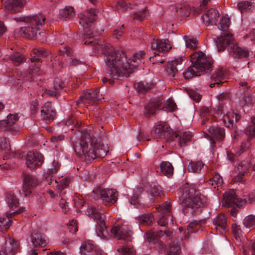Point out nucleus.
<instances>
[{"mask_svg":"<svg viewBox=\"0 0 255 255\" xmlns=\"http://www.w3.org/2000/svg\"><path fill=\"white\" fill-rule=\"evenodd\" d=\"M98 11L96 9H91L79 15V23L83 27L85 33V44H92L96 51H102L105 53V62L106 71L110 76L128 77L134 71L144 59L145 53L140 51L133 54L130 59L127 60L125 53L122 51H115L112 46L106 42L102 43L99 41L95 44L93 39V32L89 30L88 26L96 19Z\"/></svg>","mask_w":255,"mask_h":255,"instance_id":"nucleus-1","label":"nucleus"},{"mask_svg":"<svg viewBox=\"0 0 255 255\" xmlns=\"http://www.w3.org/2000/svg\"><path fill=\"white\" fill-rule=\"evenodd\" d=\"M87 132L85 131L83 134L78 145H73L75 152L79 155H84L88 162H91L98 157H105L109 151L107 145L101 144L96 137L91 136L90 134L87 137Z\"/></svg>","mask_w":255,"mask_h":255,"instance_id":"nucleus-2","label":"nucleus"},{"mask_svg":"<svg viewBox=\"0 0 255 255\" xmlns=\"http://www.w3.org/2000/svg\"><path fill=\"white\" fill-rule=\"evenodd\" d=\"M16 21H23L27 24V26L21 27L19 30L20 35L28 38H40L39 36L41 34L39 31L40 28L44 24L46 19L45 16L42 14H38L27 16L16 17L15 18Z\"/></svg>","mask_w":255,"mask_h":255,"instance_id":"nucleus-3","label":"nucleus"},{"mask_svg":"<svg viewBox=\"0 0 255 255\" xmlns=\"http://www.w3.org/2000/svg\"><path fill=\"white\" fill-rule=\"evenodd\" d=\"M190 57L192 65L183 73L185 79H189L194 76L200 75L201 72L212 69V60L206 57L202 52H195Z\"/></svg>","mask_w":255,"mask_h":255,"instance_id":"nucleus-4","label":"nucleus"},{"mask_svg":"<svg viewBox=\"0 0 255 255\" xmlns=\"http://www.w3.org/2000/svg\"><path fill=\"white\" fill-rule=\"evenodd\" d=\"M216 43L219 51L224 50L228 45V50L230 54L235 58L246 57L249 55L247 49L241 48L233 42V35L230 33H225L224 36L218 37Z\"/></svg>","mask_w":255,"mask_h":255,"instance_id":"nucleus-5","label":"nucleus"},{"mask_svg":"<svg viewBox=\"0 0 255 255\" xmlns=\"http://www.w3.org/2000/svg\"><path fill=\"white\" fill-rule=\"evenodd\" d=\"M180 201L183 208H189L193 211L206 205V198L199 194L192 187L189 188L182 193Z\"/></svg>","mask_w":255,"mask_h":255,"instance_id":"nucleus-6","label":"nucleus"},{"mask_svg":"<svg viewBox=\"0 0 255 255\" xmlns=\"http://www.w3.org/2000/svg\"><path fill=\"white\" fill-rule=\"evenodd\" d=\"M86 213L88 216H91L97 223L98 236L101 239H106L107 238V227L103 216L104 211L102 210L101 207L99 206H98L97 208L91 207L87 210Z\"/></svg>","mask_w":255,"mask_h":255,"instance_id":"nucleus-7","label":"nucleus"},{"mask_svg":"<svg viewBox=\"0 0 255 255\" xmlns=\"http://www.w3.org/2000/svg\"><path fill=\"white\" fill-rule=\"evenodd\" d=\"M151 135L154 138H165L167 140H173L178 134L171 131L166 124H156L153 127L151 132Z\"/></svg>","mask_w":255,"mask_h":255,"instance_id":"nucleus-8","label":"nucleus"},{"mask_svg":"<svg viewBox=\"0 0 255 255\" xmlns=\"http://www.w3.org/2000/svg\"><path fill=\"white\" fill-rule=\"evenodd\" d=\"M48 54V53L43 49L34 48L32 49L31 52L30 58L32 62H36L37 63V66L34 68L32 70H31L28 75H23V78H26V80H35V76H39L41 74V72L40 71L39 68L38 67L39 63L40 62V59L38 57L40 56H46Z\"/></svg>","mask_w":255,"mask_h":255,"instance_id":"nucleus-9","label":"nucleus"},{"mask_svg":"<svg viewBox=\"0 0 255 255\" xmlns=\"http://www.w3.org/2000/svg\"><path fill=\"white\" fill-rule=\"evenodd\" d=\"M111 233L118 240L128 242L131 240L132 232L126 222L114 226L111 230Z\"/></svg>","mask_w":255,"mask_h":255,"instance_id":"nucleus-10","label":"nucleus"},{"mask_svg":"<svg viewBox=\"0 0 255 255\" xmlns=\"http://www.w3.org/2000/svg\"><path fill=\"white\" fill-rule=\"evenodd\" d=\"M18 120L17 114H9L6 120L0 121V129L9 131L12 134H16L19 131V127L16 123Z\"/></svg>","mask_w":255,"mask_h":255,"instance_id":"nucleus-11","label":"nucleus"},{"mask_svg":"<svg viewBox=\"0 0 255 255\" xmlns=\"http://www.w3.org/2000/svg\"><path fill=\"white\" fill-rule=\"evenodd\" d=\"M210 0H203L199 7L196 9L194 7H191L186 2L180 3L177 6L176 11L181 16H188L191 12H193L194 14H197L201 12L205 8V5Z\"/></svg>","mask_w":255,"mask_h":255,"instance_id":"nucleus-12","label":"nucleus"},{"mask_svg":"<svg viewBox=\"0 0 255 255\" xmlns=\"http://www.w3.org/2000/svg\"><path fill=\"white\" fill-rule=\"evenodd\" d=\"M246 203L245 200L238 198L234 190H229L224 194L222 204L227 207H242Z\"/></svg>","mask_w":255,"mask_h":255,"instance_id":"nucleus-13","label":"nucleus"},{"mask_svg":"<svg viewBox=\"0 0 255 255\" xmlns=\"http://www.w3.org/2000/svg\"><path fill=\"white\" fill-rule=\"evenodd\" d=\"M208 134L205 137L210 140L211 147L213 148L215 146L214 139L222 141L225 136V129L223 128L212 126L208 129Z\"/></svg>","mask_w":255,"mask_h":255,"instance_id":"nucleus-14","label":"nucleus"},{"mask_svg":"<svg viewBox=\"0 0 255 255\" xmlns=\"http://www.w3.org/2000/svg\"><path fill=\"white\" fill-rule=\"evenodd\" d=\"M38 183L39 181L35 176L30 174L25 175L20 193L24 196H29L32 192L33 188L37 186Z\"/></svg>","mask_w":255,"mask_h":255,"instance_id":"nucleus-15","label":"nucleus"},{"mask_svg":"<svg viewBox=\"0 0 255 255\" xmlns=\"http://www.w3.org/2000/svg\"><path fill=\"white\" fill-rule=\"evenodd\" d=\"M99 90L97 89L94 91L90 90H87L83 95L81 96L79 100V103H83L87 107L88 104H97L98 102L102 101L104 98L99 94Z\"/></svg>","mask_w":255,"mask_h":255,"instance_id":"nucleus-16","label":"nucleus"},{"mask_svg":"<svg viewBox=\"0 0 255 255\" xmlns=\"http://www.w3.org/2000/svg\"><path fill=\"white\" fill-rule=\"evenodd\" d=\"M43 162L42 155L36 151H29L26 157V165L31 170L41 166Z\"/></svg>","mask_w":255,"mask_h":255,"instance_id":"nucleus-17","label":"nucleus"},{"mask_svg":"<svg viewBox=\"0 0 255 255\" xmlns=\"http://www.w3.org/2000/svg\"><path fill=\"white\" fill-rule=\"evenodd\" d=\"M151 48L155 55H159L160 53L168 51L171 47L167 39H153L151 43Z\"/></svg>","mask_w":255,"mask_h":255,"instance_id":"nucleus-18","label":"nucleus"},{"mask_svg":"<svg viewBox=\"0 0 255 255\" xmlns=\"http://www.w3.org/2000/svg\"><path fill=\"white\" fill-rule=\"evenodd\" d=\"M223 110V109L219 110L217 114L220 116L224 115L222 117V120L226 127L229 128L233 127L239 120L240 117L233 112H228L225 114Z\"/></svg>","mask_w":255,"mask_h":255,"instance_id":"nucleus-19","label":"nucleus"},{"mask_svg":"<svg viewBox=\"0 0 255 255\" xmlns=\"http://www.w3.org/2000/svg\"><path fill=\"white\" fill-rule=\"evenodd\" d=\"M171 210V205L170 202H166L163 203L159 210L160 218L158 220V225L161 226H165L167 224V220L170 218V212ZM171 222L173 224V217H171Z\"/></svg>","mask_w":255,"mask_h":255,"instance_id":"nucleus-20","label":"nucleus"},{"mask_svg":"<svg viewBox=\"0 0 255 255\" xmlns=\"http://www.w3.org/2000/svg\"><path fill=\"white\" fill-rule=\"evenodd\" d=\"M251 122L253 125L250 126L247 128V134L249 135V137L247 140L243 142L240 146V150L236 153L237 154L240 155L242 153L246 151L248 149L251 145L250 140L252 137L255 135V118H252Z\"/></svg>","mask_w":255,"mask_h":255,"instance_id":"nucleus-21","label":"nucleus"},{"mask_svg":"<svg viewBox=\"0 0 255 255\" xmlns=\"http://www.w3.org/2000/svg\"><path fill=\"white\" fill-rule=\"evenodd\" d=\"M18 245L17 243L11 238L6 239L3 245L0 250V254L3 255H13L18 250Z\"/></svg>","mask_w":255,"mask_h":255,"instance_id":"nucleus-22","label":"nucleus"},{"mask_svg":"<svg viewBox=\"0 0 255 255\" xmlns=\"http://www.w3.org/2000/svg\"><path fill=\"white\" fill-rule=\"evenodd\" d=\"M55 111L49 102L46 103L41 107V117L43 121L46 123H50L52 121L55 116Z\"/></svg>","mask_w":255,"mask_h":255,"instance_id":"nucleus-23","label":"nucleus"},{"mask_svg":"<svg viewBox=\"0 0 255 255\" xmlns=\"http://www.w3.org/2000/svg\"><path fill=\"white\" fill-rule=\"evenodd\" d=\"M100 198L104 203L114 204L117 199V192L112 189H104L99 192Z\"/></svg>","mask_w":255,"mask_h":255,"instance_id":"nucleus-24","label":"nucleus"},{"mask_svg":"<svg viewBox=\"0 0 255 255\" xmlns=\"http://www.w3.org/2000/svg\"><path fill=\"white\" fill-rule=\"evenodd\" d=\"M22 208L13 212L7 213L5 217H0V231H3L9 228L11 225L12 218L15 215L19 214L23 211Z\"/></svg>","mask_w":255,"mask_h":255,"instance_id":"nucleus-25","label":"nucleus"},{"mask_svg":"<svg viewBox=\"0 0 255 255\" xmlns=\"http://www.w3.org/2000/svg\"><path fill=\"white\" fill-rule=\"evenodd\" d=\"M31 242L34 247H44L48 243V239L45 235L34 232L31 234Z\"/></svg>","mask_w":255,"mask_h":255,"instance_id":"nucleus-26","label":"nucleus"},{"mask_svg":"<svg viewBox=\"0 0 255 255\" xmlns=\"http://www.w3.org/2000/svg\"><path fill=\"white\" fill-rule=\"evenodd\" d=\"M219 16L218 11L215 9L211 8L203 15L202 18L204 24L208 26L216 24Z\"/></svg>","mask_w":255,"mask_h":255,"instance_id":"nucleus-27","label":"nucleus"},{"mask_svg":"<svg viewBox=\"0 0 255 255\" xmlns=\"http://www.w3.org/2000/svg\"><path fill=\"white\" fill-rule=\"evenodd\" d=\"M26 0H5L4 5L6 10L13 13L19 11Z\"/></svg>","mask_w":255,"mask_h":255,"instance_id":"nucleus-28","label":"nucleus"},{"mask_svg":"<svg viewBox=\"0 0 255 255\" xmlns=\"http://www.w3.org/2000/svg\"><path fill=\"white\" fill-rule=\"evenodd\" d=\"M213 223L215 229L222 234H223L227 229V219L223 214L218 215L214 219Z\"/></svg>","mask_w":255,"mask_h":255,"instance_id":"nucleus-29","label":"nucleus"},{"mask_svg":"<svg viewBox=\"0 0 255 255\" xmlns=\"http://www.w3.org/2000/svg\"><path fill=\"white\" fill-rule=\"evenodd\" d=\"M162 101L160 99H156L149 103L145 107V113L147 115H153L157 110L162 108Z\"/></svg>","mask_w":255,"mask_h":255,"instance_id":"nucleus-30","label":"nucleus"},{"mask_svg":"<svg viewBox=\"0 0 255 255\" xmlns=\"http://www.w3.org/2000/svg\"><path fill=\"white\" fill-rule=\"evenodd\" d=\"M211 79L217 85H221L227 81L225 71L219 68L215 70L211 76Z\"/></svg>","mask_w":255,"mask_h":255,"instance_id":"nucleus-31","label":"nucleus"},{"mask_svg":"<svg viewBox=\"0 0 255 255\" xmlns=\"http://www.w3.org/2000/svg\"><path fill=\"white\" fill-rule=\"evenodd\" d=\"M70 182V177H66L60 179L59 181H58L56 180H54L50 179V181L49 184L52 185L54 187H56L57 190L61 191L66 188Z\"/></svg>","mask_w":255,"mask_h":255,"instance_id":"nucleus-32","label":"nucleus"},{"mask_svg":"<svg viewBox=\"0 0 255 255\" xmlns=\"http://www.w3.org/2000/svg\"><path fill=\"white\" fill-rule=\"evenodd\" d=\"M182 62V59L181 57H178L173 60L169 61L167 67V72L168 74L174 77L175 73L177 71L176 66L180 65Z\"/></svg>","mask_w":255,"mask_h":255,"instance_id":"nucleus-33","label":"nucleus"},{"mask_svg":"<svg viewBox=\"0 0 255 255\" xmlns=\"http://www.w3.org/2000/svg\"><path fill=\"white\" fill-rule=\"evenodd\" d=\"M231 23V19L228 15H223L220 19L218 24V28L221 31H226L228 30Z\"/></svg>","mask_w":255,"mask_h":255,"instance_id":"nucleus-34","label":"nucleus"},{"mask_svg":"<svg viewBox=\"0 0 255 255\" xmlns=\"http://www.w3.org/2000/svg\"><path fill=\"white\" fill-rule=\"evenodd\" d=\"M75 16V11L72 6H66L59 11L60 18H72Z\"/></svg>","mask_w":255,"mask_h":255,"instance_id":"nucleus-35","label":"nucleus"},{"mask_svg":"<svg viewBox=\"0 0 255 255\" xmlns=\"http://www.w3.org/2000/svg\"><path fill=\"white\" fill-rule=\"evenodd\" d=\"M5 201L8 207L11 209H14L18 207L19 200L12 193L7 194Z\"/></svg>","mask_w":255,"mask_h":255,"instance_id":"nucleus-36","label":"nucleus"},{"mask_svg":"<svg viewBox=\"0 0 255 255\" xmlns=\"http://www.w3.org/2000/svg\"><path fill=\"white\" fill-rule=\"evenodd\" d=\"M5 59L10 60L14 65H19L24 61V57L19 53H14L13 54H7Z\"/></svg>","mask_w":255,"mask_h":255,"instance_id":"nucleus-37","label":"nucleus"},{"mask_svg":"<svg viewBox=\"0 0 255 255\" xmlns=\"http://www.w3.org/2000/svg\"><path fill=\"white\" fill-rule=\"evenodd\" d=\"M162 172L168 177H171L173 173V167L171 164L167 161L162 162L160 164Z\"/></svg>","mask_w":255,"mask_h":255,"instance_id":"nucleus-38","label":"nucleus"},{"mask_svg":"<svg viewBox=\"0 0 255 255\" xmlns=\"http://www.w3.org/2000/svg\"><path fill=\"white\" fill-rule=\"evenodd\" d=\"M204 165L201 160L191 161L189 164L188 170L191 172L199 173Z\"/></svg>","mask_w":255,"mask_h":255,"instance_id":"nucleus-39","label":"nucleus"},{"mask_svg":"<svg viewBox=\"0 0 255 255\" xmlns=\"http://www.w3.org/2000/svg\"><path fill=\"white\" fill-rule=\"evenodd\" d=\"M192 136V133L190 131L182 132L178 138L179 145L181 146L185 145L187 142L191 140Z\"/></svg>","mask_w":255,"mask_h":255,"instance_id":"nucleus-40","label":"nucleus"},{"mask_svg":"<svg viewBox=\"0 0 255 255\" xmlns=\"http://www.w3.org/2000/svg\"><path fill=\"white\" fill-rule=\"evenodd\" d=\"M222 177L218 173H215L213 177L209 181V184L214 186V188L219 190V188L221 187L223 184Z\"/></svg>","mask_w":255,"mask_h":255,"instance_id":"nucleus-41","label":"nucleus"},{"mask_svg":"<svg viewBox=\"0 0 255 255\" xmlns=\"http://www.w3.org/2000/svg\"><path fill=\"white\" fill-rule=\"evenodd\" d=\"M244 226L251 230L255 229V215H249L246 216L243 220Z\"/></svg>","mask_w":255,"mask_h":255,"instance_id":"nucleus-42","label":"nucleus"},{"mask_svg":"<svg viewBox=\"0 0 255 255\" xmlns=\"http://www.w3.org/2000/svg\"><path fill=\"white\" fill-rule=\"evenodd\" d=\"M238 170L239 172L238 174L235 178V182H242L244 178V173L247 170V167L243 163H240L238 166Z\"/></svg>","mask_w":255,"mask_h":255,"instance_id":"nucleus-43","label":"nucleus"},{"mask_svg":"<svg viewBox=\"0 0 255 255\" xmlns=\"http://www.w3.org/2000/svg\"><path fill=\"white\" fill-rule=\"evenodd\" d=\"M94 246L92 243L87 242L83 244L80 247V252L83 255H89L93 251Z\"/></svg>","mask_w":255,"mask_h":255,"instance_id":"nucleus-44","label":"nucleus"},{"mask_svg":"<svg viewBox=\"0 0 255 255\" xmlns=\"http://www.w3.org/2000/svg\"><path fill=\"white\" fill-rule=\"evenodd\" d=\"M136 219L140 225L145 226L151 223L153 218L151 214H147L139 216Z\"/></svg>","mask_w":255,"mask_h":255,"instance_id":"nucleus-45","label":"nucleus"},{"mask_svg":"<svg viewBox=\"0 0 255 255\" xmlns=\"http://www.w3.org/2000/svg\"><path fill=\"white\" fill-rule=\"evenodd\" d=\"M233 235L237 241L241 240V237L242 236V231L240 226L236 221H234L232 226Z\"/></svg>","mask_w":255,"mask_h":255,"instance_id":"nucleus-46","label":"nucleus"},{"mask_svg":"<svg viewBox=\"0 0 255 255\" xmlns=\"http://www.w3.org/2000/svg\"><path fill=\"white\" fill-rule=\"evenodd\" d=\"M253 7L254 5L249 1H241L238 4V8L242 13L250 11Z\"/></svg>","mask_w":255,"mask_h":255,"instance_id":"nucleus-47","label":"nucleus"},{"mask_svg":"<svg viewBox=\"0 0 255 255\" xmlns=\"http://www.w3.org/2000/svg\"><path fill=\"white\" fill-rule=\"evenodd\" d=\"M180 252V248L177 242H173L169 247L168 255H178Z\"/></svg>","mask_w":255,"mask_h":255,"instance_id":"nucleus-48","label":"nucleus"},{"mask_svg":"<svg viewBox=\"0 0 255 255\" xmlns=\"http://www.w3.org/2000/svg\"><path fill=\"white\" fill-rule=\"evenodd\" d=\"M117 250L121 253V255H135V251L129 247L120 246Z\"/></svg>","mask_w":255,"mask_h":255,"instance_id":"nucleus-49","label":"nucleus"},{"mask_svg":"<svg viewBox=\"0 0 255 255\" xmlns=\"http://www.w3.org/2000/svg\"><path fill=\"white\" fill-rule=\"evenodd\" d=\"M188 94L190 97L196 102H199L201 100L202 95L200 94V91L198 89H191L189 90Z\"/></svg>","mask_w":255,"mask_h":255,"instance_id":"nucleus-50","label":"nucleus"},{"mask_svg":"<svg viewBox=\"0 0 255 255\" xmlns=\"http://www.w3.org/2000/svg\"><path fill=\"white\" fill-rule=\"evenodd\" d=\"M184 39L187 47L191 49L196 48L197 41L196 39L188 36H184Z\"/></svg>","mask_w":255,"mask_h":255,"instance_id":"nucleus-51","label":"nucleus"},{"mask_svg":"<svg viewBox=\"0 0 255 255\" xmlns=\"http://www.w3.org/2000/svg\"><path fill=\"white\" fill-rule=\"evenodd\" d=\"M164 234V232H162V231H160L159 232H158L156 235H155L154 233L148 232L146 233V237L149 243L153 242V244H156V242L157 241V240L155 239V236H163Z\"/></svg>","mask_w":255,"mask_h":255,"instance_id":"nucleus-52","label":"nucleus"},{"mask_svg":"<svg viewBox=\"0 0 255 255\" xmlns=\"http://www.w3.org/2000/svg\"><path fill=\"white\" fill-rule=\"evenodd\" d=\"M147 15V12L145 8L141 9L139 11L135 12L133 14V18L137 20H142L144 19Z\"/></svg>","mask_w":255,"mask_h":255,"instance_id":"nucleus-53","label":"nucleus"},{"mask_svg":"<svg viewBox=\"0 0 255 255\" xmlns=\"http://www.w3.org/2000/svg\"><path fill=\"white\" fill-rule=\"evenodd\" d=\"M149 192L150 195L152 197L160 196L163 193L162 190H161L160 187L155 185H154L152 187H151V189Z\"/></svg>","mask_w":255,"mask_h":255,"instance_id":"nucleus-54","label":"nucleus"},{"mask_svg":"<svg viewBox=\"0 0 255 255\" xmlns=\"http://www.w3.org/2000/svg\"><path fill=\"white\" fill-rule=\"evenodd\" d=\"M206 222V219H203L202 220L195 221L193 222L190 223L187 227V233L189 234L190 232H192V230L195 228V227L198 225H201L202 224H205Z\"/></svg>","mask_w":255,"mask_h":255,"instance_id":"nucleus-55","label":"nucleus"},{"mask_svg":"<svg viewBox=\"0 0 255 255\" xmlns=\"http://www.w3.org/2000/svg\"><path fill=\"white\" fill-rule=\"evenodd\" d=\"M10 149L9 141L4 137H0V150H8Z\"/></svg>","mask_w":255,"mask_h":255,"instance_id":"nucleus-56","label":"nucleus"},{"mask_svg":"<svg viewBox=\"0 0 255 255\" xmlns=\"http://www.w3.org/2000/svg\"><path fill=\"white\" fill-rule=\"evenodd\" d=\"M151 85L140 82L137 84L136 88L139 92H145L150 89Z\"/></svg>","mask_w":255,"mask_h":255,"instance_id":"nucleus-57","label":"nucleus"},{"mask_svg":"<svg viewBox=\"0 0 255 255\" xmlns=\"http://www.w3.org/2000/svg\"><path fill=\"white\" fill-rule=\"evenodd\" d=\"M175 103L172 100L168 99L166 101L164 106H162V109L165 108L167 110L173 111L175 109Z\"/></svg>","mask_w":255,"mask_h":255,"instance_id":"nucleus-58","label":"nucleus"},{"mask_svg":"<svg viewBox=\"0 0 255 255\" xmlns=\"http://www.w3.org/2000/svg\"><path fill=\"white\" fill-rule=\"evenodd\" d=\"M130 205H133L134 208H138L140 204L138 199V194L135 193L130 199Z\"/></svg>","mask_w":255,"mask_h":255,"instance_id":"nucleus-59","label":"nucleus"},{"mask_svg":"<svg viewBox=\"0 0 255 255\" xmlns=\"http://www.w3.org/2000/svg\"><path fill=\"white\" fill-rule=\"evenodd\" d=\"M70 232L75 233L78 231V226L76 221L72 220L67 224Z\"/></svg>","mask_w":255,"mask_h":255,"instance_id":"nucleus-60","label":"nucleus"},{"mask_svg":"<svg viewBox=\"0 0 255 255\" xmlns=\"http://www.w3.org/2000/svg\"><path fill=\"white\" fill-rule=\"evenodd\" d=\"M60 165L58 161L54 160L51 167L49 169L50 173H54L59 169Z\"/></svg>","mask_w":255,"mask_h":255,"instance_id":"nucleus-61","label":"nucleus"},{"mask_svg":"<svg viewBox=\"0 0 255 255\" xmlns=\"http://www.w3.org/2000/svg\"><path fill=\"white\" fill-rule=\"evenodd\" d=\"M68 203L63 199H61L59 202V205L62 209V211L66 213L68 209Z\"/></svg>","mask_w":255,"mask_h":255,"instance_id":"nucleus-62","label":"nucleus"},{"mask_svg":"<svg viewBox=\"0 0 255 255\" xmlns=\"http://www.w3.org/2000/svg\"><path fill=\"white\" fill-rule=\"evenodd\" d=\"M38 106L39 104L37 100H34L32 102L30 106V109L31 110V113L33 114H34L37 112L38 108Z\"/></svg>","mask_w":255,"mask_h":255,"instance_id":"nucleus-63","label":"nucleus"},{"mask_svg":"<svg viewBox=\"0 0 255 255\" xmlns=\"http://www.w3.org/2000/svg\"><path fill=\"white\" fill-rule=\"evenodd\" d=\"M246 203H255V192H252L248 195V199H244Z\"/></svg>","mask_w":255,"mask_h":255,"instance_id":"nucleus-64","label":"nucleus"}]
</instances>
